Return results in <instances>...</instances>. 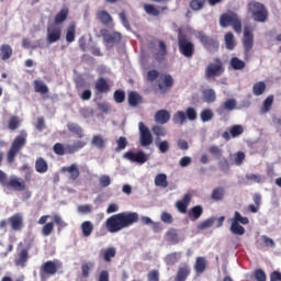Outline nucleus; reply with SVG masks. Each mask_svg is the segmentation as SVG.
Wrapping results in <instances>:
<instances>
[{"instance_id":"ea45409f","label":"nucleus","mask_w":281,"mask_h":281,"mask_svg":"<svg viewBox=\"0 0 281 281\" xmlns=\"http://www.w3.org/2000/svg\"><path fill=\"white\" fill-rule=\"evenodd\" d=\"M81 232H82V236H85L86 238H89V236L93 234V223H91L90 221L82 222Z\"/></svg>"},{"instance_id":"3c124183","label":"nucleus","mask_w":281,"mask_h":281,"mask_svg":"<svg viewBox=\"0 0 281 281\" xmlns=\"http://www.w3.org/2000/svg\"><path fill=\"white\" fill-rule=\"evenodd\" d=\"M144 10L146 12V14H149V16H159V14H161V12L159 11V9H157L155 7V4H144Z\"/></svg>"},{"instance_id":"6e6552de","label":"nucleus","mask_w":281,"mask_h":281,"mask_svg":"<svg viewBox=\"0 0 281 281\" xmlns=\"http://www.w3.org/2000/svg\"><path fill=\"white\" fill-rule=\"evenodd\" d=\"M58 269H63V262L58 261V259L45 261L40 267L41 280H46V278L56 276L58 273Z\"/></svg>"},{"instance_id":"393cba45","label":"nucleus","mask_w":281,"mask_h":281,"mask_svg":"<svg viewBox=\"0 0 281 281\" xmlns=\"http://www.w3.org/2000/svg\"><path fill=\"white\" fill-rule=\"evenodd\" d=\"M115 256H117L115 247L103 248L100 251V257L103 258L104 262H111Z\"/></svg>"},{"instance_id":"bf43d9fd","label":"nucleus","mask_w":281,"mask_h":281,"mask_svg":"<svg viewBox=\"0 0 281 281\" xmlns=\"http://www.w3.org/2000/svg\"><path fill=\"white\" fill-rule=\"evenodd\" d=\"M119 19L125 30H131V22H128V18L126 16V10L119 13Z\"/></svg>"},{"instance_id":"473e14b6","label":"nucleus","mask_w":281,"mask_h":281,"mask_svg":"<svg viewBox=\"0 0 281 281\" xmlns=\"http://www.w3.org/2000/svg\"><path fill=\"white\" fill-rule=\"evenodd\" d=\"M33 87L35 93H41V95H46V93H49V88L47 87V85H45V82L41 80H34Z\"/></svg>"},{"instance_id":"774afa93","label":"nucleus","mask_w":281,"mask_h":281,"mask_svg":"<svg viewBox=\"0 0 281 281\" xmlns=\"http://www.w3.org/2000/svg\"><path fill=\"white\" fill-rule=\"evenodd\" d=\"M99 183L101 188H109V186H111V177L108 175L101 176L99 179Z\"/></svg>"},{"instance_id":"f257e3e1","label":"nucleus","mask_w":281,"mask_h":281,"mask_svg":"<svg viewBox=\"0 0 281 281\" xmlns=\"http://www.w3.org/2000/svg\"><path fill=\"white\" fill-rule=\"evenodd\" d=\"M137 221H139V214L136 212L117 213L106 218L105 229H108L110 234H117V232H122V229L135 225Z\"/></svg>"},{"instance_id":"338daca9","label":"nucleus","mask_w":281,"mask_h":281,"mask_svg":"<svg viewBox=\"0 0 281 281\" xmlns=\"http://www.w3.org/2000/svg\"><path fill=\"white\" fill-rule=\"evenodd\" d=\"M255 280L267 281V273L262 269H256L254 272Z\"/></svg>"},{"instance_id":"a19ab883","label":"nucleus","mask_w":281,"mask_h":281,"mask_svg":"<svg viewBox=\"0 0 281 281\" xmlns=\"http://www.w3.org/2000/svg\"><path fill=\"white\" fill-rule=\"evenodd\" d=\"M211 199L213 201H223V199H225V188L217 187V188L213 189Z\"/></svg>"},{"instance_id":"052dcab7","label":"nucleus","mask_w":281,"mask_h":281,"mask_svg":"<svg viewBox=\"0 0 281 281\" xmlns=\"http://www.w3.org/2000/svg\"><path fill=\"white\" fill-rule=\"evenodd\" d=\"M204 7H205V0H191L190 1L191 10L199 11V10H203Z\"/></svg>"},{"instance_id":"2eb2a0df","label":"nucleus","mask_w":281,"mask_h":281,"mask_svg":"<svg viewBox=\"0 0 281 281\" xmlns=\"http://www.w3.org/2000/svg\"><path fill=\"white\" fill-rule=\"evenodd\" d=\"M8 222L10 223L11 229L13 232H21L23 229V214L15 213L11 217H9Z\"/></svg>"},{"instance_id":"f03ea898","label":"nucleus","mask_w":281,"mask_h":281,"mask_svg":"<svg viewBox=\"0 0 281 281\" xmlns=\"http://www.w3.org/2000/svg\"><path fill=\"white\" fill-rule=\"evenodd\" d=\"M158 80V89L162 95H166V93H169L171 91L172 87H175V78L170 76V74H162L160 75L158 70L153 69L147 72V81L148 82H155V80Z\"/></svg>"},{"instance_id":"423d86ee","label":"nucleus","mask_w":281,"mask_h":281,"mask_svg":"<svg viewBox=\"0 0 281 281\" xmlns=\"http://www.w3.org/2000/svg\"><path fill=\"white\" fill-rule=\"evenodd\" d=\"M178 49L184 58H192V56H194V43L188 37V34L181 32V30L178 32Z\"/></svg>"},{"instance_id":"a211bd4d","label":"nucleus","mask_w":281,"mask_h":281,"mask_svg":"<svg viewBox=\"0 0 281 281\" xmlns=\"http://www.w3.org/2000/svg\"><path fill=\"white\" fill-rule=\"evenodd\" d=\"M61 172H67L68 179L70 181H76L80 177V169L76 164H71L70 166L63 167Z\"/></svg>"},{"instance_id":"bb28decb","label":"nucleus","mask_w":281,"mask_h":281,"mask_svg":"<svg viewBox=\"0 0 281 281\" xmlns=\"http://www.w3.org/2000/svg\"><path fill=\"white\" fill-rule=\"evenodd\" d=\"M86 146L87 143L82 140H78L74 145H65V155H74V153H78V150Z\"/></svg>"},{"instance_id":"49530a36","label":"nucleus","mask_w":281,"mask_h":281,"mask_svg":"<svg viewBox=\"0 0 281 281\" xmlns=\"http://www.w3.org/2000/svg\"><path fill=\"white\" fill-rule=\"evenodd\" d=\"M245 61L238 57H233L231 59V67L235 69V71H240L241 69H245Z\"/></svg>"},{"instance_id":"4be33fe9","label":"nucleus","mask_w":281,"mask_h":281,"mask_svg":"<svg viewBox=\"0 0 281 281\" xmlns=\"http://www.w3.org/2000/svg\"><path fill=\"white\" fill-rule=\"evenodd\" d=\"M94 89L97 93H109V91H111V86L105 78L101 77L97 79L94 83Z\"/></svg>"},{"instance_id":"4d7b16f0","label":"nucleus","mask_w":281,"mask_h":281,"mask_svg":"<svg viewBox=\"0 0 281 281\" xmlns=\"http://www.w3.org/2000/svg\"><path fill=\"white\" fill-rule=\"evenodd\" d=\"M229 133L231 137H238L243 135V133H245V128L243 127V125H233L229 130Z\"/></svg>"},{"instance_id":"b1692460","label":"nucleus","mask_w":281,"mask_h":281,"mask_svg":"<svg viewBox=\"0 0 281 281\" xmlns=\"http://www.w3.org/2000/svg\"><path fill=\"white\" fill-rule=\"evenodd\" d=\"M30 259V250L23 248L19 254L18 258L14 259L15 267H25L27 260Z\"/></svg>"},{"instance_id":"9d476101","label":"nucleus","mask_w":281,"mask_h":281,"mask_svg":"<svg viewBox=\"0 0 281 281\" xmlns=\"http://www.w3.org/2000/svg\"><path fill=\"white\" fill-rule=\"evenodd\" d=\"M196 117H198L196 109L190 106V108H187L186 112L178 111L173 115V122H175V124H180V126H182V124H184L186 120H189L190 122H194V120H196Z\"/></svg>"},{"instance_id":"8fccbe9b","label":"nucleus","mask_w":281,"mask_h":281,"mask_svg":"<svg viewBox=\"0 0 281 281\" xmlns=\"http://www.w3.org/2000/svg\"><path fill=\"white\" fill-rule=\"evenodd\" d=\"M67 43H74L76 41V24H70L66 33Z\"/></svg>"},{"instance_id":"58836bf2","label":"nucleus","mask_w":281,"mask_h":281,"mask_svg":"<svg viewBox=\"0 0 281 281\" xmlns=\"http://www.w3.org/2000/svg\"><path fill=\"white\" fill-rule=\"evenodd\" d=\"M154 183L157 188H167L168 187V176L166 173H158L155 177Z\"/></svg>"},{"instance_id":"de8ad7c7","label":"nucleus","mask_w":281,"mask_h":281,"mask_svg":"<svg viewBox=\"0 0 281 281\" xmlns=\"http://www.w3.org/2000/svg\"><path fill=\"white\" fill-rule=\"evenodd\" d=\"M273 106V94H270L266 98L261 106V113H269Z\"/></svg>"},{"instance_id":"a878e982","label":"nucleus","mask_w":281,"mask_h":281,"mask_svg":"<svg viewBox=\"0 0 281 281\" xmlns=\"http://www.w3.org/2000/svg\"><path fill=\"white\" fill-rule=\"evenodd\" d=\"M127 102L130 106H138V104H142L144 102V98L139 92L137 91H131L127 95Z\"/></svg>"},{"instance_id":"4468645a","label":"nucleus","mask_w":281,"mask_h":281,"mask_svg":"<svg viewBox=\"0 0 281 281\" xmlns=\"http://www.w3.org/2000/svg\"><path fill=\"white\" fill-rule=\"evenodd\" d=\"M243 45L246 54H249V52L254 49V33H251V29H249V26L244 29Z\"/></svg>"},{"instance_id":"0eeeda50","label":"nucleus","mask_w":281,"mask_h":281,"mask_svg":"<svg viewBox=\"0 0 281 281\" xmlns=\"http://www.w3.org/2000/svg\"><path fill=\"white\" fill-rule=\"evenodd\" d=\"M225 74V66L221 58H214L213 61L209 63L205 68L204 78L206 80H214L215 78H221Z\"/></svg>"},{"instance_id":"0e129e2a","label":"nucleus","mask_w":281,"mask_h":281,"mask_svg":"<svg viewBox=\"0 0 281 281\" xmlns=\"http://www.w3.org/2000/svg\"><path fill=\"white\" fill-rule=\"evenodd\" d=\"M54 232V222H48L42 227L43 236H50Z\"/></svg>"},{"instance_id":"aec40b11","label":"nucleus","mask_w":281,"mask_h":281,"mask_svg":"<svg viewBox=\"0 0 281 281\" xmlns=\"http://www.w3.org/2000/svg\"><path fill=\"white\" fill-rule=\"evenodd\" d=\"M191 201L192 195L190 193L184 194L182 200L176 203L178 212H180V214H188V206L190 205Z\"/></svg>"},{"instance_id":"20e7f679","label":"nucleus","mask_w":281,"mask_h":281,"mask_svg":"<svg viewBox=\"0 0 281 281\" xmlns=\"http://www.w3.org/2000/svg\"><path fill=\"white\" fill-rule=\"evenodd\" d=\"M220 25L221 27H229V25H232L236 34L243 33V21L238 16V13L234 11H228L226 13H223L220 16Z\"/></svg>"},{"instance_id":"f704fd0d","label":"nucleus","mask_w":281,"mask_h":281,"mask_svg":"<svg viewBox=\"0 0 281 281\" xmlns=\"http://www.w3.org/2000/svg\"><path fill=\"white\" fill-rule=\"evenodd\" d=\"M35 170L36 172H40V175H45L47 170H49V166L47 165V161L44 160V158H37L35 161Z\"/></svg>"},{"instance_id":"a18cd8bd","label":"nucleus","mask_w":281,"mask_h":281,"mask_svg":"<svg viewBox=\"0 0 281 281\" xmlns=\"http://www.w3.org/2000/svg\"><path fill=\"white\" fill-rule=\"evenodd\" d=\"M21 126V119L16 115H13L9 119L8 128L9 131H16Z\"/></svg>"},{"instance_id":"cd10ccee","label":"nucleus","mask_w":281,"mask_h":281,"mask_svg":"<svg viewBox=\"0 0 281 281\" xmlns=\"http://www.w3.org/2000/svg\"><path fill=\"white\" fill-rule=\"evenodd\" d=\"M205 269H207V259L205 257H196L194 263L195 273H205Z\"/></svg>"},{"instance_id":"72a5a7b5","label":"nucleus","mask_w":281,"mask_h":281,"mask_svg":"<svg viewBox=\"0 0 281 281\" xmlns=\"http://www.w3.org/2000/svg\"><path fill=\"white\" fill-rule=\"evenodd\" d=\"M188 216L191 221H199L200 216H203V206L195 205L190 209Z\"/></svg>"},{"instance_id":"412c9836","label":"nucleus","mask_w":281,"mask_h":281,"mask_svg":"<svg viewBox=\"0 0 281 281\" xmlns=\"http://www.w3.org/2000/svg\"><path fill=\"white\" fill-rule=\"evenodd\" d=\"M97 19L106 27H113V16H111L106 10H100L97 12Z\"/></svg>"},{"instance_id":"c85d7f7f","label":"nucleus","mask_w":281,"mask_h":281,"mask_svg":"<svg viewBox=\"0 0 281 281\" xmlns=\"http://www.w3.org/2000/svg\"><path fill=\"white\" fill-rule=\"evenodd\" d=\"M155 121L158 124H168V122H170V112L167 110H159L155 114Z\"/></svg>"},{"instance_id":"5fc2aeb1","label":"nucleus","mask_w":281,"mask_h":281,"mask_svg":"<svg viewBox=\"0 0 281 281\" xmlns=\"http://www.w3.org/2000/svg\"><path fill=\"white\" fill-rule=\"evenodd\" d=\"M200 119L202 122H210L214 119V112L211 109H204L200 113Z\"/></svg>"},{"instance_id":"37998d69","label":"nucleus","mask_w":281,"mask_h":281,"mask_svg":"<svg viewBox=\"0 0 281 281\" xmlns=\"http://www.w3.org/2000/svg\"><path fill=\"white\" fill-rule=\"evenodd\" d=\"M236 109V99L226 100L222 108L217 110L218 113H223V111H234Z\"/></svg>"},{"instance_id":"2f4dec72","label":"nucleus","mask_w":281,"mask_h":281,"mask_svg":"<svg viewBox=\"0 0 281 281\" xmlns=\"http://www.w3.org/2000/svg\"><path fill=\"white\" fill-rule=\"evenodd\" d=\"M67 16H69V8L63 7L61 10L55 15V25H60V23H65Z\"/></svg>"},{"instance_id":"c03bdc74","label":"nucleus","mask_w":281,"mask_h":281,"mask_svg":"<svg viewBox=\"0 0 281 281\" xmlns=\"http://www.w3.org/2000/svg\"><path fill=\"white\" fill-rule=\"evenodd\" d=\"M231 232L235 234V236H243L245 234V227L235 222V220H232Z\"/></svg>"},{"instance_id":"680f3d73","label":"nucleus","mask_w":281,"mask_h":281,"mask_svg":"<svg viewBox=\"0 0 281 281\" xmlns=\"http://www.w3.org/2000/svg\"><path fill=\"white\" fill-rule=\"evenodd\" d=\"M209 153L210 155H213V157H215L216 159H221V157H223V149H221L216 145H212L211 147H209Z\"/></svg>"},{"instance_id":"79ce46f5","label":"nucleus","mask_w":281,"mask_h":281,"mask_svg":"<svg viewBox=\"0 0 281 281\" xmlns=\"http://www.w3.org/2000/svg\"><path fill=\"white\" fill-rule=\"evenodd\" d=\"M204 102L207 104H212V102H216V92L213 89L203 90Z\"/></svg>"},{"instance_id":"6ab92c4d","label":"nucleus","mask_w":281,"mask_h":281,"mask_svg":"<svg viewBox=\"0 0 281 281\" xmlns=\"http://www.w3.org/2000/svg\"><path fill=\"white\" fill-rule=\"evenodd\" d=\"M190 273H192V269L190 268V266L188 263H182L178 268L175 281H187Z\"/></svg>"},{"instance_id":"9b49d317","label":"nucleus","mask_w":281,"mask_h":281,"mask_svg":"<svg viewBox=\"0 0 281 281\" xmlns=\"http://www.w3.org/2000/svg\"><path fill=\"white\" fill-rule=\"evenodd\" d=\"M138 131H139V144L144 148H147V146H150L153 144V133H150V130L144 122L138 123Z\"/></svg>"},{"instance_id":"864d4df0","label":"nucleus","mask_w":281,"mask_h":281,"mask_svg":"<svg viewBox=\"0 0 281 281\" xmlns=\"http://www.w3.org/2000/svg\"><path fill=\"white\" fill-rule=\"evenodd\" d=\"M91 144L95 148H99L100 150H102V148H104V144H105L104 137H102V135H94L92 137Z\"/></svg>"},{"instance_id":"4c0bfd02","label":"nucleus","mask_w":281,"mask_h":281,"mask_svg":"<svg viewBox=\"0 0 281 281\" xmlns=\"http://www.w3.org/2000/svg\"><path fill=\"white\" fill-rule=\"evenodd\" d=\"M267 91V83L265 81H259L254 83L252 86V93L256 97L262 95Z\"/></svg>"},{"instance_id":"c756f323","label":"nucleus","mask_w":281,"mask_h":281,"mask_svg":"<svg viewBox=\"0 0 281 281\" xmlns=\"http://www.w3.org/2000/svg\"><path fill=\"white\" fill-rule=\"evenodd\" d=\"M13 49L10 44H2L0 46V58L1 60H10L12 58Z\"/></svg>"},{"instance_id":"f3484780","label":"nucleus","mask_w":281,"mask_h":281,"mask_svg":"<svg viewBox=\"0 0 281 281\" xmlns=\"http://www.w3.org/2000/svg\"><path fill=\"white\" fill-rule=\"evenodd\" d=\"M106 49H113L115 45H119V43H122V33L120 32H113L111 33L105 42H103Z\"/></svg>"},{"instance_id":"f8f14e48","label":"nucleus","mask_w":281,"mask_h":281,"mask_svg":"<svg viewBox=\"0 0 281 281\" xmlns=\"http://www.w3.org/2000/svg\"><path fill=\"white\" fill-rule=\"evenodd\" d=\"M124 159L132 161L133 164H146L148 161V155L142 150L137 153L127 151L123 155Z\"/></svg>"},{"instance_id":"13d9d810","label":"nucleus","mask_w":281,"mask_h":281,"mask_svg":"<svg viewBox=\"0 0 281 281\" xmlns=\"http://www.w3.org/2000/svg\"><path fill=\"white\" fill-rule=\"evenodd\" d=\"M151 131L154 135H156V137H166V135L168 134V132L166 131V127L161 125L153 126Z\"/></svg>"},{"instance_id":"7c9ffc66","label":"nucleus","mask_w":281,"mask_h":281,"mask_svg":"<svg viewBox=\"0 0 281 281\" xmlns=\"http://www.w3.org/2000/svg\"><path fill=\"white\" fill-rule=\"evenodd\" d=\"M93 267H95V265L92 261H86L81 265V278H83V280H88L91 276V271H93Z\"/></svg>"},{"instance_id":"39448f33","label":"nucleus","mask_w":281,"mask_h":281,"mask_svg":"<svg viewBox=\"0 0 281 281\" xmlns=\"http://www.w3.org/2000/svg\"><path fill=\"white\" fill-rule=\"evenodd\" d=\"M247 10L248 14H250L257 23H265L267 19H269V11L267 10V7L260 2H249L247 4Z\"/></svg>"},{"instance_id":"09e8293b","label":"nucleus","mask_w":281,"mask_h":281,"mask_svg":"<svg viewBox=\"0 0 281 281\" xmlns=\"http://www.w3.org/2000/svg\"><path fill=\"white\" fill-rule=\"evenodd\" d=\"M181 259V252H172L166 256L165 262L166 265H177Z\"/></svg>"},{"instance_id":"e433bc0d","label":"nucleus","mask_w":281,"mask_h":281,"mask_svg":"<svg viewBox=\"0 0 281 281\" xmlns=\"http://www.w3.org/2000/svg\"><path fill=\"white\" fill-rule=\"evenodd\" d=\"M67 128L70 133H74V135L78 136L80 139H82V137H85L82 127H80V125H78V123H68Z\"/></svg>"},{"instance_id":"1a4fd4ad","label":"nucleus","mask_w":281,"mask_h":281,"mask_svg":"<svg viewBox=\"0 0 281 281\" xmlns=\"http://www.w3.org/2000/svg\"><path fill=\"white\" fill-rule=\"evenodd\" d=\"M195 37L200 41L201 45H203L206 52L214 54V52H218V47H221L218 40L216 37H212L204 32H198Z\"/></svg>"},{"instance_id":"7ed1b4c3","label":"nucleus","mask_w":281,"mask_h":281,"mask_svg":"<svg viewBox=\"0 0 281 281\" xmlns=\"http://www.w3.org/2000/svg\"><path fill=\"white\" fill-rule=\"evenodd\" d=\"M27 144V132L21 131L20 135L15 136L13 139L11 147L7 154L8 164H14V159L19 153L23 149V147Z\"/></svg>"},{"instance_id":"e2e57ef3","label":"nucleus","mask_w":281,"mask_h":281,"mask_svg":"<svg viewBox=\"0 0 281 281\" xmlns=\"http://www.w3.org/2000/svg\"><path fill=\"white\" fill-rule=\"evenodd\" d=\"M233 221L241 225H249V218L243 216L238 211L235 212Z\"/></svg>"},{"instance_id":"5701e85b","label":"nucleus","mask_w":281,"mask_h":281,"mask_svg":"<svg viewBox=\"0 0 281 281\" xmlns=\"http://www.w3.org/2000/svg\"><path fill=\"white\" fill-rule=\"evenodd\" d=\"M166 56H168V47L166 46V42L160 41L159 48L154 54V58L157 60V63H164V60H166Z\"/></svg>"},{"instance_id":"603ef678","label":"nucleus","mask_w":281,"mask_h":281,"mask_svg":"<svg viewBox=\"0 0 281 281\" xmlns=\"http://www.w3.org/2000/svg\"><path fill=\"white\" fill-rule=\"evenodd\" d=\"M225 45L228 49H234L236 47V41L234 40V33L227 32L225 34Z\"/></svg>"},{"instance_id":"ddd939ff","label":"nucleus","mask_w":281,"mask_h":281,"mask_svg":"<svg viewBox=\"0 0 281 281\" xmlns=\"http://www.w3.org/2000/svg\"><path fill=\"white\" fill-rule=\"evenodd\" d=\"M63 36V29L58 24H50L47 26V42L57 43V41Z\"/></svg>"},{"instance_id":"69168bd1","label":"nucleus","mask_w":281,"mask_h":281,"mask_svg":"<svg viewBox=\"0 0 281 281\" xmlns=\"http://www.w3.org/2000/svg\"><path fill=\"white\" fill-rule=\"evenodd\" d=\"M117 147L115 148L116 153H120V150H124V148H126V146H128V140H126V137L121 136L117 140H116Z\"/></svg>"},{"instance_id":"c9c22d12","label":"nucleus","mask_w":281,"mask_h":281,"mask_svg":"<svg viewBox=\"0 0 281 281\" xmlns=\"http://www.w3.org/2000/svg\"><path fill=\"white\" fill-rule=\"evenodd\" d=\"M165 236L166 240L171 243V245H177L179 243V233H177V229L175 228H169Z\"/></svg>"},{"instance_id":"dca6fc26","label":"nucleus","mask_w":281,"mask_h":281,"mask_svg":"<svg viewBox=\"0 0 281 281\" xmlns=\"http://www.w3.org/2000/svg\"><path fill=\"white\" fill-rule=\"evenodd\" d=\"M5 188H12L13 190H16L18 192H23L25 190V181L20 178H10V180H7L4 182Z\"/></svg>"},{"instance_id":"6e6d98bb","label":"nucleus","mask_w":281,"mask_h":281,"mask_svg":"<svg viewBox=\"0 0 281 281\" xmlns=\"http://www.w3.org/2000/svg\"><path fill=\"white\" fill-rule=\"evenodd\" d=\"M214 223H216V217H209L198 225V229H210Z\"/></svg>"}]
</instances>
